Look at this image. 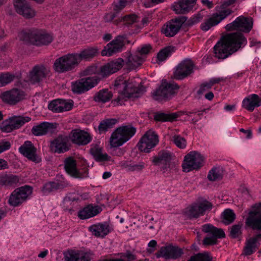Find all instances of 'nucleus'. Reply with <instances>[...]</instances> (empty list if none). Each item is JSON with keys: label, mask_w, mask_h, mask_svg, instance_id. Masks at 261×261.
Instances as JSON below:
<instances>
[{"label": "nucleus", "mask_w": 261, "mask_h": 261, "mask_svg": "<svg viewBox=\"0 0 261 261\" xmlns=\"http://www.w3.org/2000/svg\"><path fill=\"white\" fill-rule=\"evenodd\" d=\"M114 87L118 91L119 95L112 102L118 105H123L124 101L129 98L138 97L145 91V88L141 85L139 77L126 80L123 76H120L115 80Z\"/></svg>", "instance_id": "obj_1"}, {"label": "nucleus", "mask_w": 261, "mask_h": 261, "mask_svg": "<svg viewBox=\"0 0 261 261\" xmlns=\"http://www.w3.org/2000/svg\"><path fill=\"white\" fill-rule=\"evenodd\" d=\"M247 44V39L240 33L228 34L222 37L214 47L215 57L224 59L244 47Z\"/></svg>", "instance_id": "obj_2"}, {"label": "nucleus", "mask_w": 261, "mask_h": 261, "mask_svg": "<svg viewBox=\"0 0 261 261\" xmlns=\"http://www.w3.org/2000/svg\"><path fill=\"white\" fill-rule=\"evenodd\" d=\"M18 36L25 43L37 46L47 45L53 40V36L45 30L36 28L22 31Z\"/></svg>", "instance_id": "obj_3"}, {"label": "nucleus", "mask_w": 261, "mask_h": 261, "mask_svg": "<svg viewBox=\"0 0 261 261\" xmlns=\"http://www.w3.org/2000/svg\"><path fill=\"white\" fill-rule=\"evenodd\" d=\"M136 129L130 125L118 127L111 135L110 143L112 147L122 146L136 133Z\"/></svg>", "instance_id": "obj_4"}, {"label": "nucleus", "mask_w": 261, "mask_h": 261, "mask_svg": "<svg viewBox=\"0 0 261 261\" xmlns=\"http://www.w3.org/2000/svg\"><path fill=\"white\" fill-rule=\"evenodd\" d=\"M123 63L122 59L118 58L100 66L98 69L95 66H91L88 69L89 73L96 74L93 77L99 78L100 81L102 78L107 77L120 69L123 66Z\"/></svg>", "instance_id": "obj_5"}, {"label": "nucleus", "mask_w": 261, "mask_h": 261, "mask_svg": "<svg viewBox=\"0 0 261 261\" xmlns=\"http://www.w3.org/2000/svg\"><path fill=\"white\" fill-rule=\"evenodd\" d=\"M178 89L176 84L168 83L166 80H163L160 87L151 92V95L155 100H166L171 98Z\"/></svg>", "instance_id": "obj_6"}, {"label": "nucleus", "mask_w": 261, "mask_h": 261, "mask_svg": "<svg viewBox=\"0 0 261 261\" xmlns=\"http://www.w3.org/2000/svg\"><path fill=\"white\" fill-rule=\"evenodd\" d=\"M79 63L75 53L68 54L57 59L54 62V70L58 73H64L73 70Z\"/></svg>", "instance_id": "obj_7"}, {"label": "nucleus", "mask_w": 261, "mask_h": 261, "mask_svg": "<svg viewBox=\"0 0 261 261\" xmlns=\"http://www.w3.org/2000/svg\"><path fill=\"white\" fill-rule=\"evenodd\" d=\"M202 231L207 233V236L203 239L202 244L204 246L214 245L217 244V239L223 238L225 234L221 228H218L211 224H205L202 226Z\"/></svg>", "instance_id": "obj_8"}, {"label": "nucleus", "mask_w": 261, "mask_h": 261, "mask_svg": "<svg viewBox=\"0 0 261 261\" xmlns=\"http://www.w3.org/2000/svg\"><path fill=\"white\" fill-rule=\"evenodd\" d=\"M245 223L246 227L261 231V203H256L251 207Z\"/></svg>", "instance_id": "obj_9"}, {"label": "nucleus", "mask_w": 261, "mask_h": 261, "mask_svg": "<svg viewBox=\"0 0 261 261\" xmlns=\"http://www.w3.org/2000/svg\"><path fill=\"white\" fill-rule=\"evenodd\" d=\"M213 204L207 200L195 203L185 208L184 215L189 219L197 218L204 215L207 211H210Z\"/></svg>", "instance_id": "obj_10"}, {"label": "nucleus", "mask_w": 261, "mask_h": 261, "mask_svg": "<svg viewBox=\"0 0 261 261\" xmlns=\"http://www.w3.org/2000/svg\"><path fill=\"white\" fill-rule=\"evenodd\" d=\"M158 143L159 138L157 134L154 131L149 130L141 138L137 146L141 151L148 153Z\"/></svg>", "instance_id": "obj_11"}, {"label": "nucleus", "mask_w": 261, "mask_h": 261, "mask_svg": "<svg viewBox=\"0 0 261 261\" xmlns=\"http://www.w3.org/2000/svg\"><path fill=\"white\" fill-rule=\"evenodd\" d=\"M32 193V188L24 186L16 189L11 193L9 203L13 206H17L25 201Z\"/></svg>", "instance_id": "obj_12"}, {"label": "nucleus", "mask_w": 261, "mask_h": 261, "mask_svg": "<svg viewBox=\"0 0 261 261\" xmlns=\"http://www.w3.org/2000/svg\"><path fill=\"white\" fill-rule=\"evenodd\" d=\"M253 23L252 18L240 16L233 22L227 24L225 29L228 31L239 30L244 33H249L252 28Z\"/></svg>", "instance_id": "obj_13"}, {"label": "nucleus", "mask_w": 261, "mask_h": 261, "mask_svg": "<svg viewBox=\"0 0 261 261\" xmlns=\"http://www.w3.org/2000/svg\"><path fill=\"white\" fill-rule=\"evenodd\" d=\"M99 82V78L93 76L80 79L72 83V91L77 94L84 93L95 86Z\"/></svg>", "instance_id": "obj_14"}, {"label": "nucleus", "mask_w": 261, "mask_h": 261, "mask_svg": "<svg viewBox=\"0 0 261 261\" xmlns=\"http://www.w3.org/2000/svg\"><path fill=\"white\" fill-rule=\"evenodd\" d=\"M187 18L181 16L172 19L167 22L162 28V32L166 37L174 36L180 30L183 24L186 22Z\"/></svg>", "instance_id": "obj_15"}, {"label": "nucleus", "mask_w": 261, "mask_h": 261, "mask_svg": "<svg viewBox=\"0 0 261 261\" xmlns=\"http://www.w3.org/2000/svg\"><path fill=\"white\" fill-rule=\"evenodd\" d=\"M126 36L119 35L108 43L101 51L102 56H111L114 54L121 52L124 46Z\"/></svg>", "instance_id": "obj_16"}, {"label": "nucleus", "mask_w": 261, "mask_h": 261, "mask_svg": "<svg viewBox=\"0 0 261 261\" xmlns=\"http://www.w3.org/2000/svg\"><path fill=\"white\" fill-rule=\"evenodd\" d=\"M202 156L195 151L190 152L185 156L182 168L184 171H190L193 169H197L202 166Z\"/></svg>", "instance_id": "obj_17"}, {"label": "nucleus", "mask_w": 261, "mask_h": 261, "mask_svg": "<svg viewBox=\"0 0 261 261\" xmlns=\"http://www.w3.org/2000/svg\"><path fill=\"white\" fill-rule=\"evenodd\" d=\"M70 148L69 137L66 135H59L50 143V149L54 153H63Z\"/></svg>", "instance_id": "obj_18"}, {"label": "nucleus", "mask_w": 261, "mask_h": 261, "mask_svg": "<svg viewBox=\"0 0 261 261\" xmlns=\"http://www.w3.org/2000/svg\"><path fill=\"white\" fill-rule=\"evenodd\" d=\"M194 64L189 59L182 61L176 67L174 72V78L176 80H182L193 72Z\"/></svg>", "instance_id": "obj_19"}, {"label": "nucleus", "mask_w": 261, "mask_h": 261, "mask_svg": "<svg viewBox=\"0 0 261 261\" xmlns=\"http://www.w3.org/2000/svg\"><path fill=\"white\" fill-rule=\"evenodd\" d=\"M173 157V153L167 150H161L157 155L152 158L151 161L154 165L160 166L162 170L165 172L170 168L171 161Z\"/></svg>", "instance_id": "obj_20"}, {"label": "nucleus", "mask_w": 261, "mask_h": 261, "mask_svg": "<svg viewBox=\"0 0 261 261\" xmlns=\"http://www.w3.org/2000/svg\"><path fill=\"white\" fill-rule=\"evenodd\" d=\"M25 92L19 89L14 88L2 94L1 98L6 103L15 105L25 97Z\"/></svg>", "instance_id": "obj_21"}, {"label": "nucleus", "mask_w": 261, "mask_h": 261, "mask_svg": "<svg viewBox=\"0 0 261 261\" xmlns=\"http://www.w3.org/2000/svg\"><path fill=\"white\" fill-rule=\"evenodd\" d=\"M64 168L66 171L71 176L77 178H84L88 176V169H84V172L78 171L76 162L72 157H68L64 161Z\"/></svg>", "instance_id": "obj_22"}, {"label": "nucleus", "mask_w": 261, "mask_h": 261, "mask_svg": "<svg viewBox=\"0 0 261 261\" xmlns=\"http://www.w3.org/2000/svg\"><path fill=\"white\" fill-rule=\"evenodd\" d=\"M19 152L29 160L39 163L41 159L36 154V149L31 141H26L19 148Z\"/></svg>", "instance_id": "obj_23"}, {"label": "nucleus", "mask_w": 261, "mask_h": 261, "mask_svg": "<svg viewBox=\"0 0 261 261\" xmlns=\"http://www.w3.org/2000/svg\"><path fill=\"white\" fill-rule=\"evenodd\" d=\"M49 73V69L44 66L36 65L30 71L29 81L32 84H39Z\"/></svg>", "instance_id": "obj_24"}, {"label": "nucleus", "mask_w": 261, "mask_h": 261, "mask_svg": "<svg viewBox=\"0 0 261 261\" xmlns=\"http://www.w3.org/2000/svg\"><path fill=\"white\" fill-rule=\"evenodd\" d=\"M73 102L72 100H66L57 99L51 101L48 105V108L54 113H61L72 109Z\"/></svg>", "instance_id": "obj_25"}, {"label": "nucleus", "mask_w": 261, "mask_h": 261, "mask_svg": "<svg viewBox=\"0 0 261 261\" xmlns=\"http://www.w3.org/2000/svg\"><path fill=\"white\" fill-rule=\"evenodd\" d=\"M183 254V251L178 247L171 245L163 246L161 248L159 251L156 253V257H164L165 258L176 259Z\"/></svg>", "instance_id": "obj_26"}, {"label": "nucleus", "mask_w": 261, "mask_h": 261, "mask_svg": "<svg viewBox=\"0 0 261 261\" xmlns=\"http://www.w3.org/2000/svg\"><path fill=\"white\" fill-rule=\"evenodd\" d=\"M70 138L73 143L78 145H87L92 140V137L89 133L79 129L72 130L70 133Z\"/></svg>", "instance_id": "obj_27"}, {"label": "nucleus", "mask_w": 261, "mask_h": 261, "mask_svg": "<svg viewBox=\"0 0 261 261\" xmlns=\"http://www.w3.org/2000/svg\"><path fill=\"white\" fill-rule=\"evenodd\" d=\"M89 230L95 237L103 238L113 230V227L108 222H105L90 226Z\"/></svg>", "instance_id": "obj_28"}, {"label": "nucleus", "mask_w": 261, "mask_h": 261, "mask_svg": "<svg viewBox=\"0 0 261 261\" xmlns=\"http://www.w3.org/2000/svg\"><path fill=\"white\" fill-rule=\"evenodd\" d=\"M197 0H179L175 2L173 9L176 14H185L190 11L196 4Z\"/></svg>", "instance_id": "obj_29"}, {"label": "nucleus", "mask_w": 261, "mask_h": 261, "mask_svg": "<svg viewBox=\"0 0 261 261\" xmlns=\"http://www.w3.org/2000/svg\"><path fill=\"white\" fill-rule=\"evenodd\" d=\"M261 106V98L257 94H251L245 97L242 101V106L249 112H252L255 108Z\"/></svg>", "instance_id": "obj_30"}, {"label": "nucleus", "mask_w": 261, "mask_h": 261, "mask_svg": "<svg viewBox=\"0 0 261 261\" xmlns=\"http://www.w3.org/2000/svg\"><path fill=\"white\" fill-rule=\"evenodd\" d=\"M236 0H225L221 2L220 6L216 7L215 9L217 13L221 17H224V19L230 15L233 11L229 8V6L234 4Z\"/></svg>", "instance_id": "obj_31"}, {"label": "nucleus", "mask_w": 261, "mask_h": 261, "mask_svg": "<svg viewBox=\"0 0 261 261\" xmlns=\"http://www.w3.org/2000/svg\"><path fill=\"white\" fill-rule=\"evenodd\" d=\"M100 211L101 209L98 206L89 204L80 210L77 216L81 219H87L97 215Z\"/></svg>", "instance_id": "obj_32"}, {"label": "nucleus", "mask_w": 261, "mask_h": 261, "mask_svg": "<svg viewBox=\"0 0 261 261\" xmlns=\"http://www.w3.org/2000/svg\"><path fill=\"white\" fill-rule=\"evenodd\" d=\"M55 128L53 123L43 122L37 125L34 126L31 129V132L35 136H40L52 132Z\"/></svg>", "instance_id": "obj_33"}, {"label": "nucleus", "mask_w": 261, "mask_h": 261, "mask_svg": "<svg viewBox=\"0 0 261 261\" xmlns=\"http://www.w3.org/2000/svg\"><path fill=\"white\" fill-rule=\"evenodd\" d=\"M224 20V17H221L217 13L212 14L211 17L200 25V29L204 32L207 31L212 27L217 25Z\"/></svg>", "instance_id": "obj_34"}, {"label": "nucleus", "mask_w": 261, "mask_h": 261, "mask_svg": "<svg viewBox=\"0 0 261 261\" xmlns=\"http://www.w3.org/2000/svg\"><path fill=\"white\" fill-rule=\"evenodd\" d=\"M68 186L67 182L64 181H52L46 183L42 188V191L44 194L57 190L63 189Z\"/></svg>", "instance_id": "obj_35"}, {"label": "nucleus", "mask_w": 261, "mask_h": 261, "mask_svg": "<svg viewBox=\"0 0 261 261\" xmlns=\"http://www.w3.org/2000/svg\"><path fill=\"white\" fill-rule=\"evenodd\" d=\"M76 58L80 63L82 60L89 61L94 58L97 54V49L91 47L85 49L80 53H75Z\"/></svg>", "instance_id": "obj_36"}, {"label": "nucleus", "mask_w": 261, "mask_h": 261, "mask_svg": "<svg viewBox=\"0 0 261 261\" xmlns=\"http://www.w3.org/2000/svg\"><path fill=\"white\" fill-rule=\"evenodd\" d=\"M90 152L97 162L108 161L110 158L107 153H102L101 148L96 144H92L91 145Z\"/></svg>", "instance_id": "obj_37"}, {"label": "nucleus", "mask_w": 261, "mask_h": 261, "mask_svg": "<svg viewBox=\"0 0 261 261\" xmlns=\"http://www.w3.org/2000/svg\"><path fill=\"white\" fill-rule=\"evenodd\" d=\"M19 181V177L15 175L6 174L0 176V185L6 187H14Z\"/></svg>", "instance_id": "obj_38"}, {"label": "nucleus", "mask_w": 261, "mask_h": 261, "mask_svg": "<svg viewBox=\"0 0 261 261\" xmlns=\"http://www.w3.org/2000/svg\"><path fill=\"white\" fill-rule=\"evenodd\" d=\"M259 239H261V233L258 234L247 241L244 248V255H250L254 252L256 247V242Z\"/></svg>", "instance_id": "obj_39"}, {"label": "nucleus", "mask_w": 261, "mask_h": 261, "mask_svg": "<svg viewBox=\"0 0 261 261\" xmlns=\"http://www.w3.org/2000/svg\"><path fill=\"white\" fill-rule=\"evenodd\" d=\"M126 64L130 69H134L141 65L144 61L143 58L136 52L127 57Z\"/></svg>", "instance_id": "obj_40"}, {"label": "nucleus", "mask_w": 261, "mask_h": 261, "mask_svg": "<svg viewBox=\"0 0 261 261\" xmlns=\"http://www.w3.org/2000/svg\"><path fill=\"white\" fill-rule=\"evenodd\" d=\"M113 94L108 89H103L95 93L93 96V100L95 102L105 103L111 100Z\"/></svg>", "instance_id": "obj_41"}, {"label": "nucleus", "mask_w": 261, "mask_h": 261, "mask_svg": "<svg viewBox=\"0 0 261 261\" xmlns=\"http://www.w3.org/2000/svg\"><path fill=\"white\" fill-rule=\"evenodd\" d=\"M9 119L11 121V125L15 129L19 128L25 123L29 122L31 120L30 117L20 115L14 116L9 118Z\"/></svg>", "instance_id": "obj_42"}, {"label": "nucleus", "mask_w": 261, "mask_h": 261, "mask_svg": "<svg viewBox=\"0 0 261 261\" xmlns=\"http://www.w3.org/2000/svg\"><path fill=\"white\" fill-rule=\"evenodd\" d=\"M224 173V168L222 167H215L213 168L208 172L207 178L210 181L221 180Z\"/></svg>", "instance_id": "obj_43"}, {"label": "nucleus", "mask_w": 261, "mask_h": 261, "mask_svg": "<svg viewBox=\"0 0 261 261\" xmlns=\"http://www.w3.org/2000/svg\"><path fill=\"white\" fill-rule=\"evenodd\" d=\"M118 122V119L115 118L104 119L100 122L98 127V130L100 133L106 132L113 127Z\"/></svg>", "instance_id": "obj_44"}, {"label": "nucleus", "mask_w": 261, "mask_h": 261, "mask_svg": "<svg viewBox=\"0 0 261 261\" xmlns=\"http://www.w3.org/2000/svg\"><path fill=\"white\" fill-rule=\"evenodd\" d=\"M178 116L179 115L176 113L169 114L164 113H158L154 115V119L157 121H172L176 119Z\"/></svg>", "instance_id": "obj_45"}, {"label": "nucleus", "mask_w": 261, "mask_h": 261, "mask_svg": "<svg viewBox=\"0 0 261 261\" xmlns=\"http://www.w3.org/2000/svg\"><path fill=\"white\" fill-rule=\"evenodd\" d=\"M15 77V75L10 72L0 73V87L10 83Z\"/></svg>", "instance_id": "obj_46"}, {"label": "nucleus", "mask_w": 261, "mask_h": 261, "mask_svg": "<svg viewBox=\"0 0 261 261\" xmlns=\"http://www.w3.org/2000/svg\"><path fill=\"white\" fill-rule=\"evenodd\" d=\"M223 222L226 225L232 223L236 219V214L232 210L226 209L223 213Z\"/></svg>", "instance_id": "obj_47"}, {"label": "nucleus", "mask_w": 261, "mask_h": 261, "mask_svg": "<svg viewBox=\"0 0 261 261\" xmlns=\"http://www.w3.org/2000/svg\"><path fill=\"white\" fill-rule=\"evenodd\" d=\"M133 1L134 0H119L118 2L113 4V11L118 16L119 13L125 6Z\"/></svg>", "instance_id": "obj_48"}, {"label": "nucleus", "mask_w": 261, "mask_h": 261, "mask_svg": "<svg viewBox=\"0 0 261 261\" xmlns=\"http://www.w3.org/2000/svg\"><path fill=\"white\" fill-rule=\"evenodd\" d=\"M173 47L168 46L161 50L157 55V59L159 61H165L173 51Z\"/></svg>", "instance_id": "obj_49"}, {"label": "nucleus", "mask_w": 261, "mask_h": 261, "mask_svg": "<svg viewBox=\"0 0 261 261\" xmlns=\"http://www.w3.org/2000/svg\"><path fill=\"white\" fill-rule=\"evenodd\" d=\"M212 257L208 252L199 253L192 256L188 261H212Z\"/></svg>", "instance_id": "obj_50"}, {"label": "nucleus", "mask_w": 261, "mask_h": 261, "mask_svg": "<svg viewBox=\"0 0 261 261\" xmlns=\"http://www.w3.org/2000/svg\"><path fill=\"white\" fill-rule=\"evenodd\" d=\"M80 250H70L64 252L65 261H78Z\"/></svg>", "instance_id": "obj_51"}, {"label": "nucleus", "mask_w": 261, "mask_h": 261, "mask_svg": "<svg viewBox=\"0 0 261 261\" xmlns=\"http://www.w3.org/2000/svg\"><path fill=\"white\" fill-rule=\"evenodd\" d=\"M172 141L178 148L184 149L187 146V141L185 138L179 135H175L172 137Z\"/></svg>", "instance_id": "obj_52"}, {"label": "nucleus", "mask_w": 261, "mask_h": 261, "mask_svg": "<svg viewBox=\"0 0 261 261\" xmlns=\"http://www.w3.org/2000/svg\"><path fill=\"white\" fill-rule=\"evenodd\" d=\"M138 17L135 14H128L118 18L119 21L123 22L124 24L129 25L137 21Z\"/></svg>", "instance_id": "obj_53"}, {"label": "nucleus", "mask_w": 261, "mask_h": 261, "mask_svg": "<svg viewBox=\"0 0 261 261\" xmlns=\"http://www.w3.org/2000/svg\"><path fill=\"white\" fill-rule=\"evenodd\" d=\"M80 194L78 193H70L64 198V202L65 203H70V204L79 203L80 201Z\"/></svg>", "instance_id": "obj_54"}, {"label": "nucleus", "mask_w": 261, "mask_h": 261, "mask_svg": "<svg viewBox=\"0 0 261 261\" xmlns=\"http://www.w3.org/2000/svg\"><path fill=\"white\" fill-rule=\"evenodd\" d=\"M144 162H139L138 164L129 163L127 164L126 168L129 171H140L145 167Z\"/></svg>", "instance_id": "obj_55"}, {"label": "nucleus", "mask_w": 261, "mask_h": 261, "mask_svg": "<svg viewBox=\"0 0 261 261\" xmlns=\"http://www.w3.org/2000/svg\"><path fill=\"white\" fill-rule=\"evenodd\" d=\"M242 225L240 224L233 225L230 231V236L232 238H237L241 234Z\"/></svg>", "instance_id": "obj_56"}, {"label": "nucleus", "mask_w": 261, "mask_h": 261, "mask_svg": "<svg viewBox=\"0 0 261 261\" xmlns=\"http://www.w3.org/2000/svg\"><path fill=\"white\" fill-rule=\"evenodd\" d=\"M151 49V46L149 44H145L140 48H138L136 53L141 56L144 59V56L148 54Z\"/></svg>", "instance_id": "obj_57"}, {"label": "nucleus", "mask_w": 261, "mask_h": 261, "mask_svg": "<svg viewBox=\"0 0 261 261\" xmlns=\"http://www.w3.org/2000/svg\"><path fill=\"white\" fill-rule=\"evenodd\" d=\"M212 87V86L211 85L209 81L203 83L200 85L199 90L197 91V94L199 95L202 94L204 92L207 91L210 89H211Z\"/></svg>", "instance_id": "obj_58"}, {"label": "nucleus", "mask_w": 261, "mask_h": 261, "mask_svg": "<svg viewBox=\"0 0 261 261\" xmlns=\"http://www.w3.org/2000/svg\"><path fill=\"white\" fill-rule=\"evenodd\" d=\"M1 129L3 132L7 133L11 132L13 130L15 129V128H13V126L11 125V121L10 119H9L8 122H6L3 124Z\"/></svg>", "instance_id": "obj_59"}, {"label": "nucleus", "mask_w": 261, "mask_h": 261, "mask_svg": "<svg viewBox=\"0 0 261 261\" xmlns=\"http://www.w3.org/2000/svg\"><path fill=\"white\" fill-rule=\"evenodd\" d=\"M78 261H90L91 255L89 253L80 251Z\"/></svg>", "instance_id": "obj_60"}, {"label": "nucleus", "mask_w": 261, "mask_h": 261, "mask_svg": "<svg viewBox=\"0 0 261 261\" xmlns=\"http://www.w3.org/2000/svg\"><path fill=\"white\" fill-rule=\"evenodd\" d=\"M118 17V16L113 11L107 13L103 17L105 22H111L115 18Z\"/></svg>", "instance_id": "obj_61"}, {"label": "nucleus", "mask_w": 261, "mask_h": 261, "mask_svg": "<svg viewBox=\"0 0 261 261\" xmlns=\"http://www.w3.org/2000/svg\"><path fill=\"white\" fill-rule=\"evenodd\" d=\"M11 147V144L8 141L0 142V153L8 150Z\"/></svg>", "instance_id": "obj_62"}, {"label": "nucleus", "mask_w": 261, "mask_h": 261, "mask_svg": "<svg viewBox=\"0 0 261 261\" xmlns=\"http://www.w3.org/2000/svg\"><path fill=\"white\" fill-rule=\"evenodd\" d=\"M205 111H206L205 109H203L201 111H194V112H195L194 114H197V116L199 117V119L192 118L191 119V123L194 124H196L197 122L198 121V120L201 119V116L202 115L203 113Z\"/></svg>", "instance_id": "obj_63"}, {"label": "nucleus", "mask_w": 261, "mask_h": 261, "mask_svg": "<svg viewBox=\"0 0 261 261\" xmlns=\"http://www.w3.org/2000/svg\"><path fill=\"white\" fill-rule=\"evenodd\" d=\"M156 245H157V242L155 240H151L149 242L148 246V247H149L151 248L148 249V252L149 253H152V252H154L155 250L154 248L156 246Z\"/></svg>", "instance_id": "obj_64"}]
</instances>
